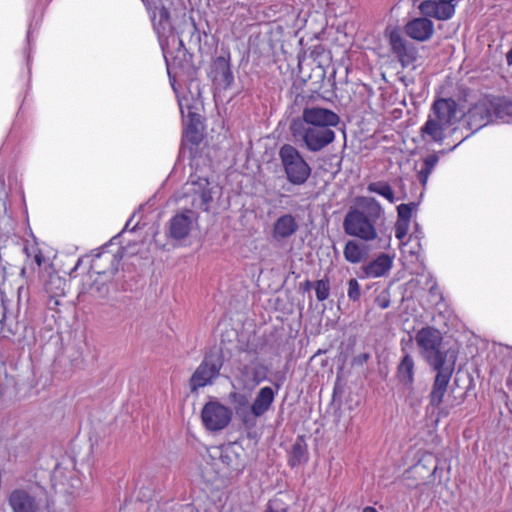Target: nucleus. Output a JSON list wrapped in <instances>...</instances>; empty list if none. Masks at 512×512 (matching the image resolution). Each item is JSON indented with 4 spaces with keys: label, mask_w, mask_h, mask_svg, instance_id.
Returning a JSON list of instances; mask_svg holds the SVG:
<instances>
[{
    "label": "nucleus",
    "mask_w": 512,
    "mask_h": 512,
    "mask_svg": "<svg viewBox=\"0 0 512 512\" xmlns=\"http://www.w3.org/2000/svg\"><path fill=\"white\" fill-rule=\"evenodd\" d=\"M340 117L334 111L321 107H306L302 112V125L294 136H300L306 149L319 152L332 142L336 134L333 130L338 126Z\"/></svg>",
    "instance_id": "nucleus-1"
},
{
    "label": "nucleus",
    "mask_w": 512,
    "mask_h": 512,
    "mask_svg": "<svg viewBox=\"0 0 512 512\" xmlns=\"http://www.w3.org/2000/svg\"><path fill=\"white\" fill-rule=\"evenodd\" d=\"M359 205L363 210L351 208L343 220L344 232L360 240L370 242L378 237L376 224L383 214L380 203L372 197H362Z\"/></svg>",
    "instance_id": "nucleus-2"
},
{
    "label": "nucleus",
    "mask_w": 512,
    "mask_h": 512,
    "mask_svg": "<svg viewBox=\"0 0 512 512\" xmlns=\"http://www.w3.org/2000/svg\"><path fill=\"white\" fill-rule=\"evenodd\" d=\"M415 342L423 359L432 367L450 364L447 352L442 350L443 335L432 326H425L415 334Z\"/></svg>",
    "instance_id": "nucleus-3"
},
{
    "label": "nucleus",
    "mask_w": 512,
    "mask_h": 512,
    "mask_svg": "<svg viewBox=\"0 0 512 512\" xmlns=\"http://www.w3.org/2000/svg\"><path fill=\"white\" fill-rule=\"evenodd\" d=\"M433 369L436 371V376L429 394V404L438 409L437 420H440L447 418L451 410L461 403V401H456V398H454L453 401L443 405L444 397L455 369V360H451L448 365L435 367Z\"/></svg>",
    "instance_id": "nucleus-4"
},
{
    "label": "nucleus",
    "mask_w": 512,
    "mask_h": 512,
    "mask_svg": "<svg viewBox=\"0 0 512 512\" xmlns=\"http://www.w3.org/2000/svg\"><path fill=\"white\" fill-rule=\"evenodd\" d=\"M278 154L288 182L295 186L305 184L312 170L299 150L291 144H283Z\"/></svg>",
    "instance_id": "nucleus-5"
},
{
    "label": "nucleus",
    "mask_w": 512,
    "mask_h": 512,
    "mask_svg": "<svg viewBox=\"0 0 512 512\" xmlns=\"http://www.w3.org/2000/svg\"><path fill=\"white\" fill-rule=\"evenodd\" d=\"M223 364L224 356L221 351L210 350L205 353L189 379L190 392L196 393L200 388L212 385L219 377Z\"/></svg>",
    "instance_id": "nucleus-6"
},
{
    "label": "nucleus",
    "mask_w": 512,
    "mask_h": 512,
    "mask_svg": "<svg viewBox=\"0 0 512 512\" xmlns=\"http://www.w3.org/2000/svg\"><path fill=\"white\" fill-rule=\"evenodd\" d=\"M232 415V409L218 400L206 402L201 410L203 426L211 432L225 429L230 424Z\"/></svg>",
    "instance_id": "nucleus-7"
},
{
    "label": "nucleus",
    "mask_w": 512,
    "mask_h": 512,
    "mask_svg": "<svg viewBox=\"0 0 512 512\" xmlns=\"http://www.w3.org/2000/svg\"><path fill=\"white\" fill-rule=\"evenodd\" d=\"M463 120L469 130L476 132L493 121L491 94H483L463 114Z\"/></svg>",
    "instance_id": "nucleus-8"
},
{
    "label": "nucleus",
    "mask_w": 512,
    "mask_h": 512,
    "mask_svg": "<svg viewBox=\"0 0 512 512\" xmlns=\"http://www.w3.org/2000/svg\"><path fill=\"white\" fill-rule=\"evenodd\" d=\"M389 46L392 55L401 64L403 69L414 66L418 58V49L398 31L394 30L390 33Z\"/></svg>",
    "instance_id": "nucleus-9"
},
{
    "label": "nucleus",
    "mask_w": 512,
    "mask_h": 512,
    "mask_svg": "<svg viewBox=\"0 0 512 512\" xmlns=\"http://www.w3.org/2000/svg\"><path fill=\"white\" fill-rule=\"evenodd\" d=\"M457 0H424L419 5L420 12L437 20H448L455 14Z\"/></svg>",
    "instance_id": "nucleus-10"
},
{
    "label": "nucleus",
    "mask_w": 512,
    "mask_h": 512,
    "mask_svg": "<svg viewBox=\"0 0 512 512\" xmlns=\"http://www.w3.org/2000/svg\"><path fill=\"white\" fill-rule=\"evenodd\" d=\"M197 216L190 209H185L175 214L169 220V235L175 240H182L186 238L192 229L194 221H197Z\"/></svg>",
    "instance_id": "nucleus-11"
},
{
    "label": "nucleus",
    "mask_w": 512,
    "mask_h": 512,
    "mask_svg": "<svg viewBox=\"0 0 512 512\" xmlns=\"http://www.w3.org/2000/svg\"><path fill=\"white\" fill-rule=\"evenodd\" d=\"M119 262L120 258L117 254L102 247L92 255L90 271L98 275L114 273L118 269Z\"/></svg>",
    "instance_id": "nucleus-12"
},
{
    "label": "nucleus",
    "mask_w": 512,
    "mask_h": 512,
    "mask_svg": "<svg viewBox=\"0 0 512 512\" xmlns=\"http://www.w3.org/2000/svg\"><path fill=\"white\" fill-rule=\"evenodd\" d=\"M220 461L231 472H239L245 467L244 449L237 443H228L220 448Z\"/></svg>",
    "instance_id": "nucleus-13"
},
{
    "label": "nucleus",
    "mask_w": 512,
    "mask_h": 512,
    "mask_svg": "<svg viewBox=\"0 0 512 512\" xmlns=\"http://www.w3.org/2000/svg\"><path fill=\"white\" fill-rule=\"evenodd\" d=\"M8 503L13 512H39L40 505L34 495L25 489H14L9 497Z\"/></svg>",
    "instance_id": "nucleus-14"
},
{
    "label": "nucleus",
    "mask_w": 512,
    "mask_h": 512,
    "mask_svg": "<svg viewBox=\"0 0 512 512\" xmlns=\"http://www.w3.org/2000/svg\"><path fill=\"white\" fill-rule=\"evenodd\" d=\"M457 110L458 105L452 98H438L434 100L431 106L432 117L448 127L456 120Z\"/></svg>",
    "instance_id": "nucleus-15"
},
{
    "label": "nucleus",
    "mask_w": 512,
    "mask_h": 512,
    "mask_svg": "<svg viewBox=\"0 0 512 512\" xmlns=\"http://www.w3.org/2000/svg\"><path fill=\"white\" fill-rule=\"evenodd\" d=\"M429 16L410 20L405 25V33L412 39L424 42L429 40L434 33V24Z\"/></svg>",
    "instance_id": "nucleus-16"
},
{
    "label": "nucleus",
    "mask_w": 512,
    "mask_h": 512,
    "mask_svg": "<svg viewBox=\"0 0 512 512\" xmlns=\"http://www.w3.org/2000/svg\"><path fill=\"white\" fill-rule=\"evenodd\" d=\"M207 179H199L191 182L192 206L205 212L209 211V205L213 200L212 192Z\"/></svg>",
    "instance_id": "nucleus-17"
},
{
    "label": "nucleus",
    "mask_w": 512,
    "mask_h": 512,
    "mask_svg": "<svg viewBox=\"0 0 512 512\" xmlns=\"http://www.w3.org/2000/svg\"><path fill=\"white\" fill-rule=\"evenodd\" d=\"M296 218L291 214H283L276 219L272 227V238L282 241L293 236L298 230Z\"/></svg>",
    "instance_id": "nucleus-18"
},
{
    "label": "nucleus",
    "mask_w": 512,
    "mask_h": 512,
    "mask_svg": "<svg viewBox=\"0 0 512 512\" xmlns=\"http://www.w3.org/2000/svg\"><path fill=\"white\" fill-rule=\"evenodd\" d=\"M491 106L493 121L512 122V96L491 94Z\"/></svg>",
    "instance_id": "nucleus-19"
},
{
    "label": "nucleus",
    "mask_w": 512,
    "mask_h": 512,
    "mask_svg": "<svg viewBox=\"0 0 512 512\" xmlns=\"http://www.w3.org/2000/svg\"><path fill=\"white\" fill-rule=\"evenodd\" d=\"M447 128V125L429 115L426 122L420 128V136L425 142L442 144L445 139V130Z\"/></svg>",
    "instance_id": "nucleus-20"
},
{
    "label": "nucleus",
    "mask_w": 512,
    "mask_h": 512,
    "mask_svg": "<svg viewBox=\"0 0 512 512\" xmlns=\"http://www.w3.org/2000/svg\"><path fill=\"white\" fill-rule=\"evenodd\" d=\"M437 470V464L431 453H424L417 463H415L407 473L410 474V478L417 480H426L432 477Z\"/></svg>",
    "instance_id": "nucleus-21"
},
{
    "label": "nucleus",
    "mask_w": 512,
    "mask_h": 512,
    "mask_svg": "<svg viewBox=\"0 0 512 512\" xmlns=\"http://www.w3.org/2000/svg\"><path fill=\"white\" fill-rule=\"evenodd\" d=\"M276 392L269 386L262 387L251 404L254 416L264 415L274 402Z\"/></svg>",
    "instance_id": "nucleus-22"
},
{
    "label": "nucleus",
    "mask_w": 512,
    "mask_h": 512,
    "mask_svg": "<svg viewBox=\"0 0 512 512\" xmlns=\"http://www.w3.org/2000/svg\"><path fill=\"white\" fill-rule=\"evenodd\" d=\"M44 290L50 301L54 300V305H59L58 298L66 293V280L58 273H51L45 281Z\"/></svg>",
    "instance_id": "nucleus-23"
},
{
    "label": "nucleus",
    "mask_w": 512,
    "mask_h": 512,
    "mask_svg": "<svg viewBox=\"0 0 512 512\" xmlns=\"http://www.w3.org/2000/svg\"><path fill=\"white\" fill-rule=\"evenodd\" d=\"M199 115L196 113L189 114L188 123L183 132V141L193 146H197L203 140Z\"/></svg>",
    "instance_id": "nucleus-24"
},
{
    "label": "nucleus",
    "mask_w": 512,
    "mask_h": 512,
    "mask_svg": "<svg viewBox=\"0 0 512 512\" xmlns=\"http://www.w3.org/2000/svg\"><path fill=\"white\" fill-rule=\"evenodd\" d=\"M392 267V259L389 255L382 253L376 259L364 266L363 271L367 277H381Z\"/></svg>",
    "instance_id": "nucleus-25"
},
{
    "label": "nucleus",
    "mask_w": 512,
    "mask_h": 512,
    "mask_svg": "<svg viewBox=\"0 0 512 512\" xmlns=\"http://www.w3.org/2000/svg\"><path fill=\"white\" fill-rule=\"evenodd\" d=\"M343 255L347 262L359 264L368 258V248L355 240H348L344 246Z\"/></svg>",
    "instance_id": "nucleus-26"
},
{
    "label": "nucleus",
    "mask_w": 512,
    "mask_h": 512,
    "mask_svg": "<svg viewBox=\"0 0 512 512\" xmlns=\"http://www.w3.org/2000/svg\"><path fill=\"white\" fill-rule=\"evenodd\" d=\"M397 376L405 384L414 381V360L409 354H405L397 367Z\"/></svg>",
    "instance_id": "nucleus-27"
},
{
    "label": "nucleus",
    "mask_w": 512,
    "mask_h": 512,
    "mask_svg": "<svg viewBox=\"0 0 512 512\" xmlns=\"http://www.w3.org/2000/svg\"><path fill=\"white\" fill-rule=\"evenodd\" d=\"M308 460V450L306 445L296 442L292 445L291 450L289 452L288 464L290 467L294 468L300 466L301 464L307 462Z\"/></svg>",
    "instance_id": "nucleus-28"
},
{
    "label": "nucleus",
    "mask_w": 512,
    "mask_h": 512,
    "mask_svg": "<svg viewBox=\"0 0 512 512\" xmlns=\"http://www.w3.org/2000/svg\"><path fill=\"white\" fill-rule=\"evenodd\" d=\"M367 190L384 197L390 203L395 202V195L392 187L386 181L371 182L367 186Z\"/></svg>",
    "instance_id": "nucleus-29"
},
{
    "label": "nucleus",
    "mask_w": 512,
    "mask_h": 512,
    "mask_svg": "<svg viewBox=\"0 0 512 512\" xmlns=\"http://www.w3.org/2000/svg\"><path fill=\"white\" fill-rule=\"evenodd\" d=\"M289 504L283 499L281 494L274 496L268 501L264 512H288Z\"/></svg>",
    "instance_id": "nucleus-30"
},
{
    "label": "nucleus",
    "mask_w": 512,
    "mask_h": 512,
    "mask_svg": "<svg viewBox=\"0 0 512 512\" xmlns=\"http://www.w3.org/2000/svg\"><path fill=\"white\" fill-rule=\"evenodd\" d=\"M314 289L316 293V298L318 301L322 302L328 299L330 295V281L326 277L324 279L317 280L314 283Z\"/></svg>",
    "instance_id": "nucleus-31"
},
{
    "label": "nucleus",
    "mask_w": 512,
    "mask_h": 512,
    "mask_svg": "<svg viewBox=\"0 0 512 512\" xmlns=\"http://www.w3.org/2000/svg\"><path fill=\"white\" fill-rule=\"evenodd\" d=\"M416 209H417V203H415V202H410L407 204H405V203L400 204L397 207V214H398L397 220L410 223L412 214Z\"/></svg>",
    "instance_id": "nucleus-32"
},
{
    "label": "nucleus",
    "mask_w": 512,
    "mask_h": 512,
    "mask_svg": "<svg viewBox=\"0 0 512 512\" xmlns=\"http://www.w3.org/2000/svg\"><path fill=\"white\" fill-rule=\"evenodd\" d=\"M374 304L379 309H387L391 305V293L388 288L382 289L377 293L374 299Z\"/></svg>",
    "instance_id": "nucleus-33"
},
{
    "label": "nucleus",
    "mask_w": 512,
    "mask_h": 512,
    "mask_svg": "<svg viewBox=\"0 0 512 512\" xmlns=\"http://www.w3.org/2000/svg\"><path fill=\"white\" fill-rule=\"evenodd\" d=\"M348 298L353 301L357 302L360 300L361 297V289L358 281L355 278H351L348 281V291H347Z\"/></svg>",
    "instance_id": "nucleus-34"
},
{
    "label": "nucleus",
    "mask_w": 512,
    "mask_h": 512,
    "mask_svg": "<svg viewBox=\"0 0 512 512\" xmlns=\"http://www.w3.org/2000/svg\"><path fill=\"white\" fill-rule=\"evenodd\" d=\"M410 223L397 220L395 223V237L398 240H403L409 231Z\"/></svg>",
    "instance_id": "nucleus-35"
},
{
    "label": "nucleus",
    "mask_w": 512,
    "mask_h": 512,
    "mask_svg": "<svg viewBox=\"0 0 512 512\" xmlns=\"http://www.w3.org/2000/svg\"><path fill=\"white\" fill-rule=\"evenodd\" d=\"M259 416H254L251 411L248 412V413H245L243 416H242V423L243 425L245 426V428L247 429H252L256 426V423H257V418Z\"/></svg>",
    "instance_id": "nucleus-36"
},
{
    "label": "nucleus",
    "mask_w": 512,
    "mask_h": 512,
    "mask_svg": "<svg viewBox=\"0 0 512 512\" xmlns=\"http://www.w3.org/2000/svg\"><path fill=\"white\" fill-rule=\"evenodd\" d=\"M438 160L439 158L436 154H430L423 160V166L433 170L438 163Z\"/></svg>",
    "instance_id": "nucleus-37"
},
{
    "label": "nucleus",
    "mask_w": 512,
    "mask_h": 512,
    "mask_svg": "<svg viewBox=\"0 0 512 512\" xmlns=\"http://www.w3.org/2000/svg\"><path fill=\"white\" fill-rule=\"evenodd\" d=\"M369 359H370V355L368 353H360L353 358L352 363H353V365L363 366L364 364H366L368 362Z\"/></svg>",
    "instance_id": "nucleus-38"
},
{
    "label": "nucleus",
    "mask_w": 512,
    "mask_h": 512,
    "mask_svg": "<svg viewBox=\"0 0 512 512\" xmlns=\"http://www.w3.org/2000/svg\"><path fill=\"white\" fill-rule=\"evenodd\" d=\"M417 177L422 186H425L428 181L429 175L419 170Z\"/></svg>",
    "instance_id": "nucleus-39"
},
{
    "label": "nucleus",
    "mask_w": 512,
    "mask_h": 512,
    "mask_svg": "<svg viewBox=\"0 0 512 512\" xmlns=\"http://www.w3.org/2000/svg\"><path fill=\"white\" fill-rule=\"evenodd\" d=\"M34 261H35V263L37 264L38 267H40L42 265V263L44 262V256L42 255V253L40 251H38L34 255Z\"/></svg>",
    "instance_id": "nucleus-40"
},
{
    "label": "nucleus",
    "mask_w": 512,
    "mask_h": 512,
    "mask_svg": "<svg viewBox=\"0 0 512 512\" xmlns=\"http://www.w3.org/2000/svg\"><path fill=\"white\" fill-rule=\"evenodd\" d=\"M216 63H217V64H220L221 66H223V68H225V70H226L228 73H230V71H229V67H228V65H227L226 61L224 60V58H222V57L217 58Z\"/></svg>",
    "instance_id": "nucleus-41"
},
{
    "label": "nucleus",
    "mask_w": 512,
    "mask_h": 512,
    "mask_svg": "<svg viewBox=\"0 0 512 512\" xmlns=\"http://www.w3.org/2000/svg\"><path fill=\"white\" fill-rule=\"evenodd\" d=\"M506 61L509 65H512V48L506 54Z\"/></svg>",
    "instance_id": "nucleus-42"
},
{
    "label": "nucleus",
    "mask_w": 512,
    "mask_h": 512,
    "mask_svg": "<svg viewBox=\"0 0 512 512\" xmlns=\"http://www.w3.org/2000/svg\"><path fill=\"white\" fill-rule=\"evenodd\" d=\"M362 512H378V511L373 506H366V507L363 508Z\"/></svg>",
    "instance_id": "nucleus-43"
},
{
    "label": "nucleus",
    "mask_w": 512,
    "mask_h": 512,
    "mask_svg": "<svg viewBox=\"0 0 512 512\" xmlns=\"http://www.w3.org/2000/svg\"><path fill=\"white\" fill-rule=\"evenodd\" d=\"M420 171H422L423 173L428 174V175L430 176V174L432 173V171H433V170H432V169H430V168H426V167H424V166L422 165V167H421Z\"/></svg>",
    "instance_id": "nucleus-44"
},
{
    "label": "nucleus",
    "mask_w": 512,
    "mask_h": 512,
    "mask_svg": "<svg viewBox=\"0 0 512 512\" xmlns=\"http://www.w3.org/2000/svg\"><path fill=\"white\" fill-rule=\"evenodd\" d=\"M311 282L309 280H307L305 283H304V290L305 291H308L310 288H311Z\"/></svg>",
    "instance_id": "nucleus-45"
}]
</instances>
